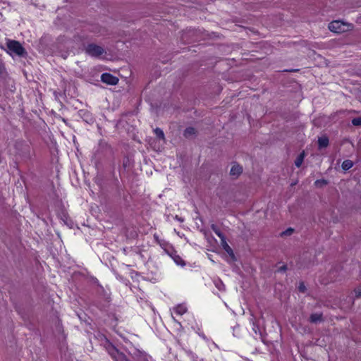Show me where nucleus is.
Segmentation results:
<instances>
[{
    "mask_svg": "<svg viewBox=\"0 0 361 361\" xmlns=\"http://www.w3.org/2000/svg\"><path fill=\"white\" fill-rule=\"evenodd\" d=\"M8 53L11 55L14 54L18 56L23 57L27 55V51L21 44L16 40H8L6 43Z\"/></svg>",
    "mask_w": 361,
    "mask_h": 361,
    "instance_id": "nucleus-1",
    "label": "nucleus"
},
{
    "mask_svg": "<svg viewBox=\"0 0 361 361\" xmlns=\"http://www.w3.org/2000/svg\"><path fill=\"white\" fill-rule=\"evenodd\" d=\"M353 25L350 23L340 20H334L329 24V29L336 33H342L351 29Z\"/></svg>",
    "mask_w": 361,
    "mask_h": 361,
    "instance_id": "nucleus-2",
    "label": "nucleus"
},
{
    "mask_svg": "<svg viewBox=\"0 0 361 361\" xmlns=\"http://www.w3.org/2000/svg\"><path fill=\"white\" fill-rule=\"evenodd\" d=\"M85 50L88 55L92 57H99L104 53L103 47L93 43L88 44Z\"/></svg>",
    "mask_w": 361,
    "mask_h": 361,
    "instance_id": "nucleus-3",
    "label": "nucleus"
},
{
    "mask_svg": "<svg viewBox=\"0 0 361 361\" xmlns=\"http://www.w3.org/2000/svg\"><path fill=\"white\" fill-rule=\"evenodd\" d=\"M109 353L115 361H129L126 356L121 352H119L115 347L111 346L109 349Z\"/></svg>",
    "mask_w": 361,
    "mask_h": 361,
    "instance_id": "nucleus-4",
    "label": "nucleus"
},
{
    "mask_svg": "<svg viewBox=\"0 0 361 361\" xmlns=\"http://www.w3.org/2000/svg\"><path fill=\"white\" fill-rule=\"evenodd\" d=\"M101 80L108 85H115L118 82V78L113 75L104 73L101 75Z\"/></svg>",
    "mask_w": 361,
    "mask_h": 361,
    "instance_id": "nucleus-5",
    "label": "nucleus"
},
{
    "mask_svg": "<svg viewBox=\"0 0 361 361\" xmlns=\"http://www.w3.org/2000/svg\"><path fill=\"white\" fill-rule=\"evenodd\" d=\"M242 173L243 167L238 164H234L230 171V175L235 178H238Z\"/></svg>",
    "mask_w": 361,
    "mask_h": 361,
    "instance_id": "nucleus-6",
    "label": "nucleus"
},
{
    "mask_svg": "<svg viewBox=\"0 0 361 361\" xmlns=\"http://www.w3.org/2000/svg\"><path fill=\"white\" fill-rule=\"evenodd\" d=\"M221 245L223 249L228 253L233 261H235V257L232 248L228 245L226 240L224 239L221 241Z\"/></svg>",
    "mask_w": 361,
    "mask_h": 361,
    "instance_id": "nucleus-7",
    "label": "nucleus"
},
{
    "mask_svg": "<svg viewBox=\"0 0 361 361\" xmlns=\"http://www.w3.org/2000/svg\"><path fill=\"white\" fill-rule=\"evenodd\" d=\"M309 321L311 323L317 324L324 321L322 313H313L310 315Z\"/></svg>",
    "mask_w": 361,
    "mask_h": 361,
    "instance_id": "nucleus-8",
    "label": "nucleus"
},
{
    "mask_svg": "<svg viewBox=\"0 0 361 361\" xmlns=\"http://www.w3.org/2000/svg\"><path fill=\"white\" fill-rule=\"evenodd\" d=\"M329 138L326 136H322L318 139V146L319 149L325 148L329 145Z\"/></svg>",
    "mask_w": 361,
    "mask_h": 361,
    "instance_id": "nucleus-9",
    "label": "nucleus"
},
{
    "mask_svg": "<svg viewBox=\"0 0 361 361\" xmlns=\"http://www.w3.org/2000/svg\"><path fill=\"white\" fill-rule=\"evenodd\" d=\"M196 134V130L192 127L186 128L183 132V135L186 138H191Z\"/></svg>",
    "mask_w": 361,
    "mask_h": 361,
    "instance_id": "nucleus-10",
    "label": "nucleus"
},
{
    "mask_svg": "<svg viewBox=\"0 0 361 361\" xmlns=\"http://www.w3.org/2000/svg\"><path fill=\"white\" fill-rule=\"evenodd\" d=\"M212 230L220 238L221 241L226 239L225 235L224 233L219 230L218 226L215 224H212L211 226Z\"/></svg>",
    "mask_w": 361,
    "mask_h": 361,
    "instance_id": "nucleus-11",
    "label": "nucleus"
},
{
    "mask_svg": "<svg viewBox=\"0 0 361 361\" xmlns=\"http://www.w3.org/2000/svg\"><path fill=\"white\" fill-rule=\"evenodd\" d=\"M174 311L178 314L183 315L187 312V308L183 305H178L176 307H174Z\"/></svg>",
    "mask_w": 361,
    "mask_h": 361,
    "instance_id": "nucleus-12",
    "label": "nucleus"
},
{
    "mask_svg": "<svg viewBox=\"0 0 361 361\" xmlns=\"http://www.w3.org/2000/svg\"><path fill=\"white\" fill-rule=\"evenodd\" d=\"M353 162L350 159H347V160L343 161L341 166L344 171H348L350 169H351L353 167Z\"/></svg>",
    "mask_w": 361,
    "mask_h": 361,
    "instance_id": "nucleus-13",
    "label": "nucleus"
},
{
    "mask_svg": "<svg viewBox=\"0 0 361 361\" xmlns=\"http://www.w3.org/2000/svg\"><path fill=\"white\" fill-rule=\"evenodd\" d=\"M154 132L158 138L163 140H165L164 133L161 129H160L159 128H157L154 130Z\"/></svg>",
    "mask_w": 361,
    "mask_h": 361,
    "instance_id": "nucleus-14",
    "label": "nucleus"
},
{
    "mask_svg": "<svg viewBox=\"0 0 361 361\" xmlns=\"http://www.w3.org/2000/svg\"><path fill=\"white\" fill-rule=\"evenodd\" d=\"M328 184V181L325 179L317 180L314 182V185L318 188H322Z\"/></svg>",
    "mask_w": 361,
    "mask_h": 361,
    "instance_id": "nucleus-15",
    "label": "nucleus"
},
{
    "mask_svg": "<svg viewBox=\"0 0 361 361\" xmlns=\"http://www.w3.org/2000/svg\"><path fill=\"white\" fill-rule=\"evenodd\" d=\"M303 159H304V152L300 154L298 157L297 159H295V165L297 166V167H300L301 165H302V163L303 161Z\"/></svg>",
    "mask_w": 361,
    "mask_h": 361,
    "instance_id": "nucleus-16",
    "label": "nucleus"
},
{
    "mask_svg": "<svg viewBox=\"0 0 361 361\" xmlns=\"http://www.w3.org/2000/svg\"><path fill=\"white\" fill-rule=\"evenodd\" d=\"M173 259L175 262L178 265H181L182 267L185 265L184 260L178 255H175L173 257Z\"/></svg>",
    "mask_w": 361,
    "mask_h": 361,
    "instance_id": "nucleus-17",
    "label": "nucleus"
},
{
    "mask_svg": "<svg viewBox=\"0 0 361 361\" xmlns=\"http://www.w3.org/2000/svg\"><path fill=\"white\" fill-rule=\"evenodd\" d=\"M352 123L355 126H361V117L354 118L352 120Z\"/></svg>",
    "mask_w": 361,
    "mask_h": 361,
    "instance_id": "nucleus-18",
    "label": "nucleus"
},
{
    "mask_svg": "<svg viewBox=\"0 0 361 361\" xmlns=\"http://www.w3.org/2000/svg\"><path fill=\"white\" fill-rule=\"evenodd\" d=\"M355 297L356 298H361V286L355 288L354 289Z\"/></svg>",
    "mask_w": 361,
    "mask_h": 361,
    "instance_id": "nucleus-19",
    "label": "nucleus"
},
{
    "mask_svg": "<svg viewBox=\"0 0 361 361\" xmlns=\"http://www.w3.org/2000/svg\"><path fill=\"white\" fill-rule=\"evenodd\" d=\"M293 231L294 230L292 228H288L285 231L281 233V235H290Z\"/></svg>",
    "mask_w": 361,
    "mask_h": 361,
    "instance_id": "nucleus-20",
    "label": "nucleus"
},
{
    "mask_svg": "<svg viewBox=\"0 0 361 361\" xmlns=\"http://www.w3.org/2000/svg\"><path fill=\"white\" fill-rule=\"evenodd\" d=\"M298 290L302 292V293H304L306 290V287L305 286V284L303 283H300L299 286H298Z\"/></svg>",
    "mask_w": 361,
    "mask_h": 361,
    "instance_id": "nucleus-21",
    "label": "nucleus"
},
{
    "mask_svg": "<svg viewBox=\"0 0 361 361\" xmlns=\"http://www.w3.org/2000/svg\"><path fill=\"white\" fill-rule=\"evenodd\" d=\"M287 269V266L286 265H283L282 267H279L278 271H286Z\"/></svg>",
    "mask_w": 361,
    "mask_h": 361,
    "instance_id": "nucleus-22",
    "label": "nucleus"
},
{
    "mask_svg": "<svg viewBox=\"0 0 361 361\" xmlns=\"http://www.w3.org/2000/svg\"><path fill=\"white\" fill-rule=\"evenodd\" d=\"M175 219H177V220H178V221H180V222H183V221H184V219H183L182 217H180V216H178V215H176V216H175Z\"/></svg>",
    "mask_w": 361,
    "mask_h": 361,
    "instance_id": "nucleus-23",
    "label": "nucleus"
},
{
    "mask_svg": "<svg viewBox=\"0 0 361 361\" xmlns=\"http://www.w3.org/2000/svg\"><path fill=\"white\" fill-rule=\"evenodd\" d=\"M4 71V65H3V63L0 61V74L2 73Z\"/></svg>",
    "mask_w": 361,
    "mask_h": 361,
    "instance_id": "nucleus-24",
    "label": "nucleus"
},
{
    "mask_svg": "<svg viewBox=\"0 0 361 361\" xmlns=\"http://www.w3.org/2000/svg\"><path fill=\"white\" fill-rule=\"evenodd\" d=\"M216 287L218 288V289L222 290V288L221 287V284L220 285L216 284Z\"/></svg>",
    "mask_w": 361,
    "mask_h": 361,
    "instance_id": "nucleus-25",
    "label": "nucleus"
},
{
    "mask_svg": "<svg viewBox=\"0 0 361 361\" xmlns=\"http://www.w3.org/2000/svg\"><path fill=\"white\" fill-rule=\"evenodd\" d=\"M216 287L218 288V289L222 290V288L221 287V284L220 285L216 284Z\"/></svg>",
    "mask_w": 361,
    "mask_h": 361,
    "instance_id": "nucleus-26",
    "label": "nucleus"
},
{
    "mask_svg": "<svg viewBox=\"0 0 361 361\" xmlns=\"http://www.w3.org/2000/svg\"><path fill=\"white\" fill-rule=\"evenodd\" d=\"M144 360H146V361H147V357H146V356H145Z\"/></svg>",
    "mask_w": 361,
    "mask_h": 361,
    "instance_id": "nucleus-27",
    "label": "nucleus"
},
{
    "mask_svg": "<svg viewBox=\"0 0 361 361\" xmlns=\"http://www.w3.org/2000/svg\"><path fill=\"white\" fill-rule=\"evenodd\" d=\"M220 283H221V286H223V287L224 286V284H222V283H221V282H220Z\"/></svg>",
    "mask_w": 361,
    "mask_h": 361,
    "instance_id": "nucleus-28",
    "label": "nucleus"
}]
</instances>
